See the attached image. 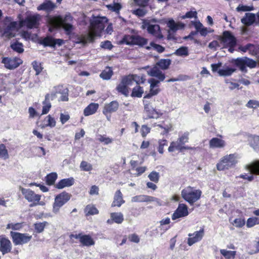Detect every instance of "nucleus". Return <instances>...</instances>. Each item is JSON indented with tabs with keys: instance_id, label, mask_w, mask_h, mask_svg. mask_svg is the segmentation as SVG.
Here are the masks:
<instances>
[{
	"instance_id": "obj_32",
	"label": "nucleus",
	"mask_w": 259,
	"mask_h": 259,
	"mask_svg": "<svg viewBox=\"0 0 259 259\" xmlns=\"http://www.w3.org/2000/svg\"><path fill=\"white\" fill-rule=\"evenodd\" d=\"M232 62L235 65L238 67L240 70L242 72H243L244 73H246L247 72V70L245 65L243 57L238 58L236 59H233L232 60Z\"/></svg>"
},
{
	"instance_id": "obj_63",
	"label": "nucleus",
	"mask_w": 259,
	"mask_h": 259,
	"mask_svg": "<svg viewBox=\"0 0 259 259\" xmlns=\"http://www.w3.org/2000/svg\"><path fill=\"white\" fill-rule=\"evenodd\" d=\"M157 126L164 129L163 132L161 133L163 135L167 134L169 132L172 131V126L170 123L164 125V126L160 124H158Z\"/></svg>"
},
{
	"instance_id": "obj_19",
	"label": "nucleus",
	"mask_w": 259,
	"mask_h": 259,
	"mask_svg": "<svg viewBox=\"0 0 259 259\" xmlns=\"http://www.w3.org/2000/svg\"><path fill=\"white\" fill-rule=\"evenodd\" d=\"M189 214L188 207L185 204H179L178 208L171 216L172 220L187 216Z\"/></svg>"
},
{
	"instance_id": "obj_51",
	"label": "nucleus",
	"mask_w": 259,
	"mask_h": 259,
	"mask_svg": "<svg viewBox=\"0 0 259 259\" xmlns=\"http://www.w3.org/2000/svg\"><path fill=\"white\" fill-rule=\"evenodd\" d=\"M45 121L47 122L46 124V126L53 127L56 125V122L55 118L52 117L50 115H48L46 117Z\"/></svg>"
},
{
	"instance_id": "obj_1",
	"label": "nucleus",
	"mask_w": 259,
	"mask_h": 259,
	"mask_svg": "<svg viewBox=\"0 0 259 259\" xmlns=\"http://www.w3.org/2000/svg\"><path fill=\"white\" fill-rule=\"evenodd\" d=\"M74 20L70 13L66 14L64 16L58 15L50 17L48 19V23L50 25L49 30L52 29L62 28L67 35H70L75 30L73 25Z\"/></svg>"
},
{
	"instance_id": "obj_42",
	"label": "nucleus",
	"mask_w": 259,
	"mask_h": 259,
	"mask_svg": "<svg viewBox=\"0 0 259 259\" xmlns=\"http://www.w3.org/2000/svg\"><path fill=\"white\" fill-rule=\"evenodd\" d=\"M10 47L13 51L20 54L22 53L24 51L23 48L22 44L18 42V41L11 44Z\"/></svg>"
},
{
	"instance_id": "obj_25",
	"label": "nucleus",
	"mask_w": 259,
	"mask_h": 259,
	"mask_svg": "<svg viewBox=\"0 0 259 259\" xmlns=\"http://www.w3.org/2000/svg\"><path fill=\"white\" fill-rule=\"evenodd\" d=\"M12 244L10 241L4 237L0 238V251L3 254L11 251Z\"/></svg>"
},
{
	"instance_id": "obj_46",
	"label": "nucleus",
	"mask_w": 259,
	"mask_h": 259,
	"mask_svg": "<svg viewBox=\"0 0 259 259\" xmlns=\"http://www.w3.org/2000/svg\"><path fill=\"white\" fill-rule=\"evenodd\" d=\"M57 178V175L55 172H52L47 175L46 177V182L49 185H52L54 184Z\"/></svg>"
},
{
	"instance_id": "obj_14",
	"label": "nucleus",
	"mask_w": 259,
	"mask_h": 259,
	"mask_svg": "<svg viewBox=\"0 0 259 259\" xmlns=\"http://www.w3.org/2000/svg\"><path fill=\"white\" fill-rule=\"evenodd\" d=\"M2 63L4 64L5 67L10 70L17 68L23 63L22 60L17 57H3Z\"/></svg>"
},
{
	"instance_id": "obj_28",
	"label": "nucleus",
	"mask_w": 259,
	"mask_h": 259,
	"mask_svg": "<svg viewBox=\"0 0 259 259\" xmlns=\"http://www.w3.org/2000/svg\"><path fill=\"white\" fill-rule=\"evenodd\" d=\"M74 179L73 178L64 179L60 180L56 185V188L59 189H63L65 187H69L74 184Z\"/></svg>"
},
{
	"instance_id": "obj_4",
	"label": "nucleus",
	"mask_w": 259,
	"mask_h": 259,
	"mask_svg": "<svg viewBox=\"0 0 259 259\" xmlns=\"http://www.w3.org/2000/svg\"><path fill=\"white\" fill-rule=\"evenodd\" d=\"M238 155L236 153L227 154L220 158L216 167L219 171H224L235 167L238 163Z\"/></svg>"
},
{
	"instance_id": "obj_16",
	"label": "nucleus",
	"mask_w": 259,
	"mask_h": 259,
	"mask_svg": "<svg viewBox=\"0 0 259 259\" xmlns=\"http://www.w3.org/2000/svg\"><path fill=\"white\" fill-rule=\"evenodd\" d=\"M132 202H154L158 205H161V202L160 200L155 197L146 195H139L134 196L131 199Z\"/></svg>"
},
{
	"instance_id": "obj_33",
	"label": "nucleus",
	"mask_w": 259,
	"mask_h": 259,
	"mask_svg": "<svg viewBox=\"0 0 259 259\" xmlns=\"http://www.w3.org/2000/svg\"><path fill=\"white\" fill-rule=\"evenodd\" d=\"M252 174L259 175V160H256L246 166Z\"/></svg>"
},
{
	"instance_id": "obj_8",
	"label": "nucleus",
	"mask_w": 259,
	"mask_h": 259,
	"mask_svg": "<svg viewBox=\"0 0 259 259\" xmlns=\"http://www.w3.org/2000/svg\"><path fill=\"white\" fill-rule=\"evenodd\" d=\"M137 77L138 76L136 75H130L123 77L120 82L117 85L116 90L124 96H128L129 94L128 87L132 85L134 82L138 83Z\"/></svg>"
},
{
	"instance_id": "obj_64",
	"label": "nucleus",
	"mask_w": 259,
	"mask_h": 259,
	"mask_svg": "<svg viewBox=\"0 0 259 259\" xmlns=\"http://www.w3.org/2000/svg\"><path fill=\"white\" fill-rule=\"evenodd\" d=\"M98 140L101 142L104 143L105 145L110 144L112 143L113 141L112 139L110 138L109 137H106L101 135L100 136Z\"/></svg>"
},
{
	"instance_id": "obj_61",
	"label": "nucleus",
	"mask_w": 259,
	"mask_h": 259,
	"mask_svg": "<svg viewBox=\"0 0 259 259\" xmlns=\"http://www.w3.org/2000/svg\"><path fill=\"white\" fill-rule=\"evenodd\" d=\"M246 106L249 108L255 109L259 107V102L256 100H250L246 104Z\"/></svg>"
},
{
	"instance_id": "obj_17",
	"label": "nucleus",
	"mask_w": 259,
	"mask_h": 259,
	"mask_svg": "<svg viewBox=\"0 0 259 259\" xmlns=\"http://www.w3.org/2000/svg\"><path fill=\"white\" fill-rule=\"evenodd\" d=\"M144 99V111L148 118H157L162 115V113L154 109L148 101L145 100L146 98Z\"/></svg>"
},
{
	"instance_id": "obj_48",
	"label": "nucleus",
	"mask_w": 259,
	"mask_h": 259,
	"mask_svg": "<svg viewBox=\"0 0 259 259\" xmlns=\"http://www.w3.org/2000/svg\"><path fill=\"white\" fill-rule=\"evenodd\" d=\"M80 168L81 170L90 171L93 169L92 165L85 161H82L80 164Z\"/></svg>"
},
{
	"instance_id": "obj_21",
	"label": "nucleus",
	"mask_w": 259,
	"mask_h": 259,
	"mask_svg": "<svg viewBox=\"0 0 259 259\" xmlns=\"http://www.w3.org/2000/svg\"><path fill=\"white\" fill-rule=\"evenodd\" d=\"M64 40L63 39L60 38H54L50 36H48L45 38L41 42V44L44 46H48L52 48H55L56 46L60 47L62 46Z\"/></svg>"
},
{
	"instance_id": "obj_35",
	"label": "nucleus",
	"mask_w": 259,
	"mask_h": 259,
	"mask_svg": "<svg viewBox=\"0 0 259 259\" xmlns=\"http://www.w3.org/2000/svg\"><path fill=\"white\" fill-rule=\"evenodd\" d=\"M249 145L255 150H259V136H250L248 137Z\"/></svg>"
},
{
	"instance_id": "obj_24",
	"label": "nucleus",
	"mask_w": 259,
	"mask_h": 259,
	"mask_svg": "<svg viewBox=\"0 0 259 259\" xmlns=\"http://www.w3.org/2000/svg\"><path fill=\"white\" fill-rule=\"evenodd\" d=\"M226 145V142L218 138H213L209 141V148L211 149H223Z\"/></svg>"
},
{
	"instance_id": "obj_22",
	"label": "nucleus",
	"mask_w": 259,
	"mask_h": 259,
	"mask_svg": "<svg viewBox=\"0 0 259 259\" xmlns=\"http://www.w3.org/2000/svg\"><path fill=\"white\" fill-rule=\"evenodd\" d=\"M167 26L169 28L168 30V38H172L173 37L171 36V35L175 32H176L178 30L180 29H183L184 27V25L182 23H176L175 21L171 19L168 21L167 24Z\"/></svg>"
},
{
	"instance_id": "obj_38",
	"label": "nucleus",
	"mask_w": 259,
	"mask_h": 259,
	"mask_svg": "<svg viewBox=\"0 0 259 259\" xmlns=\"http://www.w3.org/2000/svg\"><path fill=\"white\" fill-rule=\"evenodd\" d=\"M84 212L86 215H90L98 214L99 211L95 205L89 204L85 207Z\"/></svg>"
},
{
	"instance_id": "obj_57",
	"label": "nucleus",
	"mask_w": 259,
	"mask_h": 259,
	"mask_svg": "<svg viewBox=\"0 0 259 259\" xmlns=\"http://www.w3.org/2000/svg\"><path fill=\"white\" fill-rule=\"evenodd\" d=\"M254 8L253 6H247L242 5H239L236 8V11L238 12L243 11H251L253 10Z\"/></svg>"
},
{
	"instance_id": "obj_26",
	"label": "nucleus",
	"mask_w": 259,
	"mask_h": 259,
	"mask_svg": "<svg viewBox=\"0 0 259 259\" xmlns=\"http://www.w3.org/2000/svg\"><path fill=\"white\" fill-rule=\"evenodd\" d=\"M256 15L251 13H246L244 17L241 19V22L244 25L249 26L253 24L255 21Z\"/></svg>"
},
{
	"instance_id": "obj_43",
	"label": "nucleus",
	"mask_w": 259,
	"mask_h": 259,
	"mask_svg": "<svg viewBox=\"0 0 259 259\" xmlns=\"http://www.w3.org/2000/svg\"><path fill=\"white\" fill-rule=\"evenodd\" d=\"M220 252L226 259H234L236 254L235 251H230L226 249H221Z\"/></svg>"
},
{
	"instance_id": "obj_7",
	"label": "nucleus",
	"mask_w": 259,
	"mask_h": 259,
	"mask_svg": "<svg viewBox=\"0 0 259 259\" xmlns=\"http://www.w3.org/2000/svg\"><path fill=\"white\" fill-rule=\"evenodd\" d=\"M201 194V190L191 186L186 187L181 192L182 198L190 204H193L198 201Z\"/></svg>"
},
{
	"instance_id": "obj_49",
	"label": "nucleus",
	"mask_w": 259,
	"mask_h": 259,
	"mask_svg": "<svg viewBox=\"0 0 259 259\" xmlns=\"http://www.w3.org/2000/svg\"><path fill=\"white\" fill-rule=\"evenodd\" d=\"M42 104L43 107L41 115L46 114L49 112L51 108L52 105L51 102L45 99V100L42 102Z\"/></svg>"
},
{
	"instance_id": "obj_41",
	"label": "nucleus",
	"mask_w": 259,
	"mask_h": 259,
	"mask_svg": "<svg viewBox=\"0 0 259 259\" xmlns=\"http://www.w3.org/2000/svg\"><path fill=\"white\" fill-rule=\"evenodd\" d=\"M113 74V71L110 67H107L100 74V77L104 80H109Z\"/></svg>"
},
{
	"instance_id": "obj_54",
	"label": "nucleus",
	"mask_w": 259,
	"mask_h": 259,
	"mask_svg": "<svg viewBox=\"0 0 259 259\" xmlns=\"http://www.w3.org/2000/svg\"><path fill=\"white\" fill-rule=\"evenodd\" d=\"M245 67L247 66L250 68H254L256 66V62L247 57H243Z\"/></svg>"
},
{
	"instance_id": "obj_11",
	"label": "nucleus",
	"mask_w": 259,
	"mask_h": 259,
	"mask_svg": "<svg viewBox=\"0 0 259 259\" xmlns=\"http://www.w3.org/2000/svg\"><path fill=\"white\" fill-rule=\"evenodd\" d=\"M41 18V16L38 14L27 16L24 20L20 21L19 27L21 28L24 26H26L29 29L38 28L40 24L39 21Z\"/></svg>"
},
{
	"instance_id": "obj_10",
	"label": "nucleus",
	"mask_w": 259,
	"mask_h": 259,
	"mask_svg": "<svg viewBox=\"0 0 259 259\" xmlns=\"http://www.w3.org/2000/svg\"><path fill=\"white\" fill-rule=\"evenodd\" d=\"M71 195L65 191L57 195L54 199L53 204L52 211L55 214H58L60 208L65 204L71 198Z\"/></svg>"
},
{
	"instance_id": "obj_31",
	"label": "nucleus",
	"mask_w": 259,
	"mask_h": 259,
	"mask_svg": "<svg viewBox=\"0 0 259 259\" xmlns=\"http://www.w3.org/2000/svg\"><path fill=\"white\" fill-rule=\"evenodd\" d=\"M99 108L98 103H92L90 104L84 109L83 114L84 116H88L95 113Z\"/></svg>"
},
{
	"instance_id": "obj_36",
	"label": "nucleus",
	"mask_w": 259,
	"mask_h": 259,
	"mask_svg": "<svg viewBox=\"0 0 259 259\" xmlns=\"http://www.w3.org/2000/svg\"><path fill=\"white\" fill-rule=\"evenodd\" d=\"M236 69L230 68V67H226L223 69H219L218 71L219 75L220 76H230L232 75L233 73L236 72Z\"/></svg>"
},
{
	"instance_id": "obj_20",
	"label": "nucleus",
	"mask_w": 259,
	"mask_h": 259,
	"mask_svg": "<svg viewBox=\"0 0 259 259\" xmlns=\"http://www.w3.org/2000/svg\"><path fill=\"white\" fill-rule=\"evenodd\" d=\"M204 235L203 229L200 230L198 231H195L193 233H189L188 234L189 238H188L187 243L189 246H191L193 244L200 241L203 238Z\"/></svg>"
},
{
	"instance_id": "obj_52",
	"label": "nucleus",
	"mask_w": 259,
	"mask_h": 259,
	"mask_svg": "<svg viewBox=\"0 0 259 259\" xmlns=\"http://www.w3.org/2000/svg\"><path fill=\"white\" fill-rule=\"evenodd\" d=\"M47 224H48L47 222L35 223L34 224L35 231L38 233L42 232Z\"/></svg>"
},
{
	"instance_id": "obj_9",
	"label": "nucleus",
	"mask_w": 259,
	"mask_h": 259,
	"mask_svg": "<svg viewBox=\"0 0 259 259\" xmlns=\"http://www.w3.org/2000/svg\"><path fill=\"white\" fill-rule=\"evenodd\" d=\"M17 26V22L11 21L10 17H7L1 30L2 36L8 39L15 37L18 31Z\"/></svg>"
},
{
	"instance_id": "obj_5",
	"label": "nucleus",
	"mask_w": 259,
	"mask_h": 259,
	"mask_svg": "<svg viewBox=\"0 0 259 259\" xmlns=\"http://www.w3.org/2000/svg\"><path fill=\"white\" fill-rule=\"evenodd\" d=\"M189 139V133L185 132L182 135L180 136L176 141L171 142L168 151L169 152H174L175 150H179L182 152L183 150H191L194 148L185 146L184 145L188 143Z\"/></svg>"
},
{
	"instance_id": "obj_30",
	"label": "nucleus",
	"mask_w": 259,
	"mask_h": 259,
	"mask_svg": "<svg viewBox=\"0 0 259 259\" xmlns=\"http://www.w3.org/2000/svg\"><path fill=\"white\" fill-rule=\"evenodd\" d=\"M124 203V200L123 199L122 194L121 191L119 190L116 191L114 194L112 206L120 207Z\"/></svg>"
},
{
	"instance_id": "obj_44",
	"label": "nucleus",
	"mask_w": 259,
	"mask_h": 259,
	"mask_svg": "<svg viewBox=\"0 0 259 259\" xmlns=\"http://www.w3.org/2000/svg\"><path fill=\"white\" fill-rule=\"evenodd\" d=\"M256 225H259L258 218L252 217L247 219L246 222V226L247 228H252Z\"/></svg>"
},
{
	"instance_id": "obj_55",
	"label": "nucleus",
	"mask_w": 259,
	"mask_h": 259,
	"mask_svg": "<svg viewBox=\"0 0 259 259\" xmlns=\"http://www.w3.org/2000/svg\"><path fill=\"white\" fill-rule=\"evenodd\" d=\"M148 178L152 182L158 183L159 179V174L155 171H153L148 175Z\"/></svg>"
},
{
	"instance_id": "obj_59",
	"label": "nucleus",
	"mask_w": 259,
	"mask_h": 259,
	"mask_svg": "<svg viewBox=\"0 0 259 259\" xmlns=\"http://www.w3.org/2000/svg\"><path fill=\"white\" fill-rule=\"evenodd\" d=\"M245 224V220L241 218L235 219L233 224L237 228L242 227Z\"/></svg>"
},
{
	"instance_id": "obj_29",
	"label": "nucleus",
	"mask_w": 259,
	"mask_h": 259,
	"mask_svg": "<svg viewBox=\"0 0 259 259\" xmlns=\"http://www.w3.org/2000/svg\"><path fill=\"white\" fill-rule=\"evenodd\" d=\"M118 107V103L116 101H113L105 105L103 112L105 115L107 113L114 112L117 110Z\"/></svg>"
},
{
	"instance_id": "obj_40",
	"label": "nucleus",
	"mask_w": 259,
	"mask_h": 259,
	"mask_svg": "<svg viewBox=\"0 0 259 259\" xmlns=\"http://www.w3.org/2000/svg\"><path fill=\"white\" fill-rule=\"evenodd\" d=\"M111 219L117 224H121L123 221V215L121 212H113L110 214Z\"/></svg>"
},
{
	"instance_id": "obj_45",
	"label": "nucleus",
	"mask_w": 259,
	"mask_h": 259,
	"mask_svg": "<svg viewBox=\"0 0 259 259\" xmlns=\"http://www.w3.org/2000/svg\"><path fill=\"white\" fill-rule=\"evenodd\" d=\"M151 48H153V49L158 52L159 53H162L164 52L165 48L162 47L161 45H157L155 44L154 42H151L150 44V46H148L146 47V49L148 50H149Z\"/></svg>"
},
{
	"instance_id": "obj_62",
	"label": "nucleus",
	"mask_w": 259,
	"mask_h": 259,
	"mask_svg": "<svg viewBox=\"0 0 259 259\" xmlns=\"http://www.w3.org/2000/svg\"><path fill=\"white\" fill-rule=\"evenodd\" d=\"M132 13L133 14L139 17H143L146 14L147 11L144 9L138 8L136 10H133Z\"/></svg>"
},
{
	"instance_id": "obj_53",
	"label": "nucleus",
	"mask_w": 259,
	"mask_h": 259,
	"mask_svg": "<svg viewBox=\"0 0 259 259\" xmlns=\"http://www.w3.org/2000/svg\"><path fill=\"white\" fill-rule=\"evenodd\" d=\"M56 88L57 87H54V90L51 94H47L45 96V99L50 102L57 98V94H59L56 92Z\"/></svg>"
},
{
	"instance_id": "obj_27",
	"label": "nucleus",
	"mask_w": 259,
	"mask_h": 259,
	"mask_svg": "<svg viewBox=\"0 0 259 259\" xmlns=\"http://www.w3.org/2000/svg\"><path fill=\"white\" fill-rule=\"evenodd\" d=\"M74 237L76 239H79L80 242L84 246H92L95 244V241L89 235H76Z\"/></svg>"
},
{
	"instance_id": "obj_6",
	"label": "nucleus",
	"mask_w": 259,
	"mask_h": 259,
	"mask_svg": "<svg viewBox=\"0 0 259 259\" xmlns=\"http://www.w3.org/2000/svg\"><path fill=\"white\" fill-rule=\"evenodd\" d=\"M157 20L155 19L150 20L145 19L142 21L141 28L146 29L148 32L155 36L157 38L161 39L163 38L159 25L155 24Z\"/></svg>"
},
{
	"instance_id": "obj_23",
	"label": "nucleus",
	"mask_w": 259,
	"mask_h": 259,
	"mask_svg": "<svg viewBox=\"0 0 259 259\" xmlns=\"http://www.w3.org/2000/svg\"><path fill=\"white\" fill-rule=\"evenodd\" d=\"M56 7V4L50 0L46 1L37 7V11H44L47 13L53 11Z\"/></svg>"
},
{
	"instance_id": "obj_18",
	"label": "nucleus",
	"mask_w": 259,
	"mask_h": 259,
	"mask_svg": "<svg viewBox=\"0 0 259 259\" xmlns=\"http://www.w3.org/2000/svg\"><path fill=\"white\" fill-rule=\"evenodd\" d=\"M220 40L226 46L235 47L237 43L235 36L228 31L223 32V36L220 37Z\"/></svg>"
},
{
	"instance_id": "obj_39",
	"label": "nucleus",
	"mask_w": 259,
	"mask_h": 259,
	"mask_svg": "<svg viewBox=\"0 0 259 259\" xmlns=\"http://www.w3.org/2000/svg\"><path fill=\"white\" fill-rule=\"evenodd\" d=\"M171 63L170 59H161L158 61L155 66H157L159 68L162 70H166L168 68L169 66Z\"/></svg>"
},
{
	"instance_id": "obj_58",
	"label": "nucleus",
	"mask_w": 259,
	"mask_h": 259,
	"mask_svg": "<svg viewBox=\"0 0 259 259\" xmlns=\"http://www.w3.org/2000/svg\"><path fill=\"white\" fill-rule=\"evenodd\" d=\"M168 142L165 139H162L159 141L158 152L162 154L164 151V147L167 146Z\"/></svg>"
},
{
	"instance_id": "obj_37",
	"label": "nucleus",
	"mask_w": 259,
	"mask_h": 259,
	"mask_svg": "<svg viewBox=\"0 0 259 259\" xmlns=\"http://www.w3.org/2000/svg\"><path fill=\"white\" fill-rule=\"evenodd\" d=\"M139 77L138 76V77L137 78V79L138 80V82H139ZM138 84H139V82H138V83H137V85L135 88H134V89H133V91H132V97H138V98H140V97H142V94L144 93V90L142 87L139 86Z\"/></svg>"
},
{
	"instance_id": "obj_60",
	"label": "nucleus",
	"mask_w": 259,
	"mask_h": 259,
	"mask_svg": "<svg viewBox=\"0 0 259 259\" xmlns=\"http://www.w3.org/2000/svg\"><path fill=\"white\" fill-rule=\"evenodd\" d=\"M100 47L102 49L111 50L113 48V46L110 41L105 40L101 42Z\"/></svg>"
},
{
	"instance_id": "obj_15",
	"label": "nucleus",
	"mask_w": 259,
	"mask_h": 259,
	"mask_svg": "<svg viewBox=\"0 0 259 259\" xmlns=\"http://www.w3.org/2000/svg\"><path fill=\"white\" fill-rule=\"evenodd\" d=\"M13 241L15 245H21L28 243L32 238V236L27 234H22L18 232L11 233Z\"/></svg>"
},
{
	"instance_id": "obj_47",
	"label": "nucleus",
	"mask_w": 259,
	"mask_h": 259,
	"mask_svg": "<svg viewBox=\"0 0 259 259\" xmlns=\"http://www.w3.org/2000/svg\"><path fill=\"white\" fill-rule=\"evenodd\" d=\"M9 157L8 152L6 146L3 144H0V157L4 159H7L9 158Z\"/></svg>"
},
{
	"instance_id": "obj_2",
	"label": "nucleus",
	"mask_w": 259,
	"mask_h": 259,
	"mask_svg": "<svg viewBox=\"0 0 259 259\" xmlns=\"http://www.w3.org/2000/svg\"><path fill=\"white\" fill-rule=\"evenodd\" d=\"M148 75L156 77L157 79L151 78L148 79V82L150 83L149 93L144 96V98H151L152 96H155L158 94L160 90L158 88H155L158 84L163 81L165 78V74L160 70L157 66L150 68L147 71Z\"/></svg>"
},
{
	"instance_id": "obj_13",
	"label": "nucleus",
	"mask_w": 259,
	"mask_h": 259,
	"mask_svg": "<svg viewBox=\"0 0 259 259\" xmlns=\"http://www.w3.org/2000/svg\"><path fill=\"white\" fill-rule=\"evenodd\" d=\"M124 41L127 45H138L139 46H143L147 44V39L139 36L136 35H127L123 37Z\"/></svg>"
},
{
	"instance_id": "obj_12",
	"label": "nucleus",
	"mask_w": 259,
	"mask_h": 259,
	"mask_svg": "<svg viewBox=\"0 0 259 259\" xmlns=\"http://www.w3.org/2000/svg\"><path fill=\"white\" fill-rule=\"evenodd\" d=\"M21 191L24 198L32 203L30 205V207L36 206L38 204V202L40 201L41 196L35 194L34 191L29 189L21 188Z\"/></svg>"
},
{
	"instance_id": "obj_34",
	"label": "nucleus",
	"mask_w": 259,
	"mask_h": 259,
	"mask_svg": "<svg viewBox=\"0 0 259 259\" xmlns=\"http://www.w3.org/2000/svg\"><path fill=\"white\" fill-rule=\"evenodd\" d=\"M56 92L61 95V97L58 100L59 101H68V90L67 89L64 88L62 86L59 85L56 88Z\"/></svg>"
},
{
	"instance_id": "obj_50",
	"label": "nucleus",
	"mask_w": 259,
	"mask_h": 259,
	"mask_svg": "<svg viewBox=\"0 0 259 259\" xmlns=\"http://www.w3.org/2000/svg\"><path fill=\"white\" fill-rule=\"evenodd\" d=\"M175 54L180 56H187L188 55V48L186 47H182L176 50Z\"/></svg>"
},
{
	"instance_id": "obj_56",
	"label": "nucleus",
	"mask_w": 259,
	"mask_h": 259,
	"mask_svg": "<svg viewBox=\"0 0 259 259\" xmlns=\"http://www.w3.org/2000/svg\"><path fill=\"white\" fill-rule=\"evenodd\" d=\"M32 66L33 69L36 72V75H38L42 71V68L41 66L40 63L37 62L36 61H33L32 62Z\"/></svg>"
},
{
	"instance_id": "obj_3",
	"label": "nucleus",
	"mask_w": 259,
	"mask_h": 259,
	"mask_svg": "<svg viewBox=\"0 0 259 259\" xmlns=\"http://www.w3.org/2000/svg\"><path fill=\"white\" fill-rule=\"evenodd\" d=\"M107 19L104 17H95L91 22L89 31L87 33L83 42L93 41L97 36H100L101 33L105 27Z\"/></svg>"
}]
</instances>
